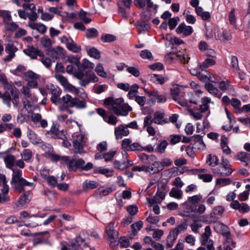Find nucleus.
<instances>
[{
  "label": "nucleus",
  "mask_w": 250,
  "mask_h": 250,
  "mask_svg": "<svg viewBox=\"0 0 250 250\" xmlns=\"http://www.w3.org/2000/svg\"><path fill=\"white\" fill-rule=\"evenodd\" d=\"M134 4L138 8L143 9L140 14V20L136 23V27L139 34H145L150 29L148 23L150 17L149 12L155 14L158 5L151 0H134Z\"/></svg>",
  "instance_id": "obj_1"
},
{
  "label": "nucleus",
  "mask_w": 250,
  "mask_h": 250,
  "mask_svg": "<svg viewBox=\"0 0 250 250\" xmlns=\"http://www.w3.org/2000/svg\"><path fill=\"white\" fill-rule=\"evenodd\" d=\"M104 104L108 106L110 111L118 116H126L132 110L128 104L124 103L123 98L114 99L108 97L104 100Z\"/></svg>",
  "instance_id": "obj_2"
},
{
  "label": "nucleus",
  "mask_w": 250,
  "mask_h": 250,
  "mask_svg": "<svg viewBox=\"0 0 250 250\" xmlns=\"http://www.w3.org/2000/svg\"><path fill=\"white\" fill-rule=\"evenodd\" d=\"M12 170L11 184L13 185L16 191L20 193L24 191V187L27 186L31 189L35 187V184L27 181L22 177V171L18 168H14Z\"/></svg>",
  "instance_id": "obj_3"
},
{
  "label": "nucleus",
  "mask_w": 250,
  "mask_h": 250,
  "mask_svg": "<svg viewBox=\"0 0 250 250\" xmlns=\"http://www.w3.org/2000/svg\"><path fill=\"white\" fill-rule=\"evenodd\" d=\"M5 90H10L11 95L8 92H4L2 97V103L8 108H11L12 103L14 106L17 107L20 103V91L14 85L13 83L12 86L9 88H3Z\"/></svg>",
  "instance_id": "obj_4"
},
{
  "label": "nucleus",
  "mask_w": 250,
  "mask_h": 250,
  "mask_svg": "<svg viewBox=\"0 0 250 250\" xmlns=\"http://www.w3.org/2000/svg\"><path fill=\"white\" fill-rule=\"evenodd\" d=\"M186 86L178 84H174L170 88V96L172 99L183 107L188 105V100L185 99L186 93L183 92Z\"/></svg>",
  "instance_id": "obj_5"
},
{
  "label": "nucleus",
  "mask_w": 250,
  "mask_h": 250,
  "mask_svg": "<svg viewBox=\"0 0 250 250\" xmlns=\"http://www.w3.org/2000/svg\"><path fill=\"white\" fill-rule=\"evenodd\" d=\"M22 6L23 9H20L18 11L21 19L26 20L28 18L31 21L37 20L38 15L36 12V8L34 3H23Z\"/></svg>",
  "instance_id": "obj_6"
},
{
  "label": "nucleus",
  "mask_w": 250,
  "mask_h": 250,
  "mask_svg": "<svg viewBox=\"0 0 250 250\" xmlns=\"http://www.w3.org/2000/svg\"><path fill=\"white\" fill-rule=\"evenodd\" d=\"M30 88H31L29 86L26 85L23 86L21 89V92L24 96L22 100L23 105L26 110L32 107L38 101L37 96L31 93Z\"/></svg>",
  "instance_id": "obj_7"
},
{
  "label": "nucleus",
  "mask_w": 250,
  "mask_h": 250,
  "mask_svg": "<svg viewBox=\"0 0 250 250\" xmlns=\"http://www.w3.org/2000/svg\"><path fill=\"white\" fill-rule=\"evenodd\" d=\"M87 140L86 136L81 133L74 136L73 140L74 153L79 154L84 153L85 151L83 150V147L86 146Z\"/></svg>",
  "instance_id": "obj_8"
},
{
  "label": "nucleus",
  "mask_w": 250,
  "mask_h": 250,
  "mask_svg": "<svg viewBox=\"0 0 250 250\" xmlns=\"http://www.w3.org/2000/svg\"><path fill=\"white\" fill-rule=\"evenodd\" d=\"M232 172L231 165L227 159L222 158L219 167L213 169V172L218 176H228Z\"/></svg>",
  "instance_id": "obj_9"
},
{
  "label": "nucleus",
  "mask_w": 250,
  "mask_h": 250,
  "mask_svg": "<svg viewBox=\"0 0 250 250\" xmlns=\"http://www.w3.org/2000/svg\"><path fill=\"white\" fill-rule=\"evenodd\" d=\"M55 78L60 83L65 91L75 95H78L79 94L80 92L79 89L69 83L66 78L59 74H55Z\"/></svg>",
  "instance_id": "obj_10"
},
{
  "label": "nucleus",
  "mask_w": 250,
  "mask_h": 250,
  "mask_svg": "<svg viewBox=\"0 0 250 250\" xmlns=\"http://www.w3.org/2000/svg\"><path fill=\"white\" fill-rule=\"evenodd\" d=\"M24 78L27 82V86L31 88L38 87V80L40 79V75L32 71H28L24 74Z\"/></svg>",
  "instance_id": "obj_11"
},
{
  "label": "nucleus",
  "mask_w": 250,
  "mask_h": 250,
  "mask_svg": "<svg viewBox=\"0 0 250 250\" xmlns=\"http://www.w3.org/2000/svg\"><path fill=\"white\" fill-rule=\"evenodd\" d=\"M0 157L2 158L5 166L7 168L13 169L15 166L16 158L15 157L8 152H0Z\"/></svg>",
  "instance_id": "obj_12"
},
{
  "label": "nucleus",
  "mask_w": 250,
  "mask_h": 250,
  "mask_svg": "<svg viewBox=\"0 0 250 250\" xmlns=\"http://www.w3.org/2000/svg\"><path fill=\"white\" fill-rule=\"evenodd\" d=\"M23 52L32 59H37L38 56H43V52L32 45H28Z\"/></svg>",
  "instance_id": "obj_13"
},
{
  "label": "nucleus",
  "mask_w": 250,
  "mask_h": 250,
  "mask_svg": "<svg viewBox=\"0 0 250 250\" xmlns=\"http://www.w3.org/2000/svg\"><path fill=\"white\" fill-rule=\"evenodd\" d=\"M132 0H118L117 4L119 13L121 14L122 16L125 18L127 17V14L125 11V9L130 8L132 4Z\"/></svg>",
  "instance_id": "obj_14"
},
{
  "label": "nucleus",
  "mask_w": 250,
  "mask_h": 250,
  "mask_svg": "<svg viewBox=\"0 0 250 250\" xmlns=\"http://www.w3.org/2000/svg\"><path fill=\"white\" fill-rule=\"evenodd\" d=\"M5 49L8 55L3 59V60L5 62H9L15 57V53L18 49L13 43H8L6 45Z\"/></svg>",
  "instance_id": "obj_15"
},
{
  "label": "nucleus",
  "mask_w": 250,
  "mask_h": 250,
  "mask_svg": "<svg viewBox=\"0 0 250 250\" xmlns=\"http://www.w3.org/2000/svg\"><path fill=\"white\" fill-rule=\"evenodd\" d=\"M235 158L237 160L239 161L243 166L250 167V153L241 151L236 154Z\"/></svg>",
  "instance_id": "obj_16"
},
{
  "label": "nucleus",
  "mask_w": 250,
  "mask_h": 250,
  "mask_svg": "<svg viewBox=\"0 0 250 250\" xmlns=\"http://www.w3.org/2000/svg\"><path fill=\"white\" fill-rule=\"evenodd\" d=\"M200 79L203 81H205L208 79L210 81V82L217 83L220 90L223 92L226 91L229 88V84L228 81H222L219 82L217 81V79H215L214 77H212L210 76H209V78H208L207 76H205L203 77L202 78H200Z\"/></svg>",
  "instance_id": "obj_17"
},
{
  "label": "nucleus",
  "mask_w": 250,
  "mask_h": 250,
  "mask_svg": "<svg viewBox=\"0 0 250 250\" xmlns=\"http://www.w3.org/2000/svg\"><path fill=\"white\" fill-rule=\"evenodd\" d=\"M129 133L128 129L124 125H120L114 128L115 136L117 140L122 139L124 136H127Z\"/></svg>",
  "instance_id": "obj_18"
},
{
  "label": "nucleus",
  "mask_w": 250,
  "mask_h": 250,
  "mask_svg": "<svg viewBox=\"0 0 250 250\" xmlns=\"http://www.w3.org/2000/svg\"><path fill=\"white\" fill-rule=\"evenodd\" d=\"M201 105H200V108L201 110V112L206 113L207 112V116H208L210 114L209 111V104H214V102L211 101L210 98L205 97L201 99Z\"/></svg>",
  "instance_id": "obj_19"
},
{
  "label": "nucleus",
  "mask_w": 250,
  "mask_h": 250,
  "mask_svg": "<svg viewBox=\"0 0 250 250\" xmlns=\"http://www.w3.org/2000/svg\"><path fill=\"white\" fill-rule=\"evenodd\" d=\"M115 223L111 222L109 223L105 229V233L108 236V239L112 242L117 238L118 236V231L114 230Z\"/></svg>",
  "instance_id": "obj_20"
},
{
  "label": "nucleus",
  "mask_w": 250,
  "mask_h": 250,
  "mask_svg": "<svg viewBox=\"0 0 250 250\" xmlns=\"http://www.w3.org/2000/svg\"><path fill=\"white\" fill-rule=\"evenodd\" d=\"M48 55L52 56L53 59H60L64 56L65 50L63 48L58 46L52 48L48 53Z\"/></svg>",
  "instance_id": "obj_21"
},
{
  "label": "nucleus",
  "mask_w": 250,
  "mask_h": 250,
  "mask_svg": "<svg viewBox=\"0 0 250 250\" xmlns=\"http://www.w3.org/2000/svg\"><path fill=\"white\" fill-rule=\"evenodd\" d=\"M197 174L199 179L203 180L204 182H210L212 180V176L210 174H207L206 169H196L194 170Z\"/></svg>",
  "instance_id": "obj_22"
},
{
  "label": "nucleus",
  "mask_w": 250,
  "mask_h": 250,
  "mask_svg": "<svg viewBox=\"0 0 250 250\" xmlns=\"http://www.w3.org/2000/svg\"><path fill=\"white\" fill-rule=\"evenodd\" d=\"M148 164L149 165L146 166V173L152 174L162 170L160 166V162L157 161V160L152 161L151 163Z\"/></svg>",
  "instance_id": "obj_23"
},
{
  "label": "nucleus",
  "mask_w": 250,
  "mask_h": 250,
  "mask_svg": "<svg viewBox=\"0 0 250 250\" xmlns=\"http://www.w3.org/2000/svg\"><path fill=\"white\" fill-rule=\"evenodd\" d=\"M215 38L223 42L230 41L232 38L231 32L226 29L219 30Z\"/></svg>",
  "instance_id": "obj_24"
},
{
  "label": "nucleus",
  "mask_w": 250,
  "mask_h": 250,
  "mask_svg": "<svg viewBox=\"0 0 250 250\" xmlns=\"http://www.w3.org/2000/svg\"><path fill=\"white\" fill-rule=\"evenodd\" d=\"M230 207L235 209H238L240 212H247L250 210V207L246 203H239L237 200L233 201Z\"/></svg>",
  "instance_id": "obj_25"
},
{
  "label": "nucleus",
  "mask_w": 250,
  "mask_h": 250,
  "mask_svg": "<svg viewBox=\"0 0 250 250\" xmlns=\"http://www.w3.org/2000/svg\"><path fill=\"white\" fill-rule=\"evenodd\" d=\"M27 137L33 145H39L42 143V141L37 136L35 132L31 128H27Z\"/></svg>",
  "instance_id": "obj_26"
},
{
  "label": "nucleus",
  "mask_w": 250,
  "mask_h": 250,
  "mask_svg": "<svg viewBox=\"0 0 250 250\" xmlns=\"http://www.w3.org/2000/svg\"><path fill=\"white\" fill-rule=\"evenodd\" d=\"M51 92L52 96L51 97V101L55 105H58L61 104V98H60L61 92L60 89L58 87H55L52 86L51 88Z\"/></svg>",
  "instance_id": "obj_27"
},
{
  "label": "nucleus",
  "mask_w": 250,
  "mask_h": 250,
  "mask_svg": "<svg viewBox=\"0 0 250 250\" xmlns=\"http://www.w3.org/2000/svg\"><path fill=\"white\" fill-rule=\"evenodd\" d=\"M176 31L178 34H183L184 36H187L192 34L193 28L191 26L181 23L177 27Z\"/></svg>",
  "instance_id": "obj_28"
},
{
  "label": "nucleus",
  "mask_w": 250,
  "mask_h": 250,
  "mask_svg": "<svg viewBox=\"0 0 250 250\" xmlns=\"http://www.w3.org/2000/svg\"><path fill=\"white\" fill-rule=\"evenodd\" d=\"M213 83L210 82V83H206L205 85L206 88L210 94L217 98H220L222 95V93L219 91Z\"/></svg>",
  "instance_id": "obj_29"
},
{
  "label": "nucleus",
  "mask_w": 250,
  "mask_h": 250,
  "mask_svg": "<svg viewBox=\"0 0 250 250\" xmlns=\"http://www.w3.org/2000/svg\"><path fill=\"white\" fill-rule=\"evenodd\" d=\"M31 119L34 123H40L41 126L42 128H45L48 125L47 121L45 119H42L41 114L33 113L31 115Z\"/></svg>",
  "instance_id": "obj_30"
},
{
  "label": "nucleus",
  "mask_w": 250,
  "mask_h": 250,
  "mask_svg": "<svg viewBox=\"0 0 250 250\" xmlns=\"http://www.w3.org/2000/svg\"><path fill=\"white\" fill-rule=\"evenodd\" d=\"M225 210V208L222 206H217L213 208L210 214L212 218L216 219H220L222 216Z\"/></svg>",
  "instance_id": "obj_31"
},
{
  "label": "nucleus",
  "mask_w": 250,
  "mask_h": 250,
  "mask_svg": "<svg viewBox=\"0 0 250 250\" xmlns=\"http://www.w3.org/2000/svg\"><path fill=\"white\" fill-rule=\"evenodd\" d=\"M178 235V234L173 229L170 230L167 238V246L168 248L172 247Z\"/></svg>",
  "instance_id": "obj_32"
},
{
  "label": "nucleus",
  "mask_w": 250,
  "mask_h": 250,
  "mask_svg": "<svg viewBox=\"0 0 250 250\" xmlns=\"http://www.w3.org/2000/svg\"><path fill=\"white\" fill-rule=\"evenodd\" d=\"M83 241V239L80 237L69 240L67 242L69 249L70 250H77L80 246V242L82 243Z\"/></svg>",
  "instance_id": "obj_33"
},
{
  "label": "nucleus",
  "mask_w": 250,
  "mask_h": 250,
  "mask_svg": "<svg viewBox=\"0 0 250 250\" xmlns=\"http://www.w3.org/2000/svg\"><path fill=\"white\" fill-rule=\"evenodd\" d=\"M59 125L57 124H53L51 127L49 132L53 134L54 137L62 139L64 136V131L63 130L60 131L59 130Z\"/></svg>",
  "instance_id": "obj_34"
},
{
  "label": "nucleus",
  "mask_w": 250,
  "mask_h": 250,
  "mask_svg": "<svg viewBox=\"0 0 250 250\" xmlns=\"http://www.w3.org/2000/svg\"><path fill=\"white\" fill-rule=\"evenodd\" d=\"M213 228L216 232L221 233L222 235L229 231L228 227L220 222L214 223L213 224Z\"/></svg>",
  "instance_id": "obj_35"
},
{
  "label": "nucleus",
  "mask_w": 250,
  "mask_h": 250,
  "mask_svg": "<svg viewBox=\"0 0 250 250\" xmlns=\"http://www.w3.org/2000/svg\"><path fill=\"white\" fill-rule=\"evenodd\" d=\"M220 141L221 147L224 153L227 155L230 154L231 150L228 145L229 141L227 137L225 135L222 136Z\"/></svg>",
  "instance_id": "obj_36"
},
{
  "label": "nucleus",
  "mask_w": 250,
  "mask_h": 250,
  "mask_svg": "<svg viewBox=\"0 0 250 250\" xmlns=\"http://www.w3.org/2000/svg\"><path fill=\"white\" fill-rule=\"evenodd\" d=\"M224 241V246H229V247L231 246L233 248L235 247V242L233 240L232 236L230 233L229 231L227 232V233L224 234L223 235Z\"/></svg>",
  "instance_id": "obj_37"
},
{
  "label": "nucleus",
  "mask_w": 250,
  "mask_h": 250,
  "mask_svg": "<svg viewBox=\"0 0 250 250\" xmlns=\"http://www.w3.org/2000/svg\"><path fill=\"white\" fill-rule=\"evenodd\" d=\"M206 116L202 123H197L196 124V131L197 132L204 131L205 129H208L209 127V123L207 119Z\"/></svg>",
  "instance_id": "obj_38"
},
{
  "label": "nucleus",
  "mask_w": 250,
  "mask_h": 250,
  "mask_svg": "<svg viewBox=\"0 0 250 250\" xmlns=\"http://www.w3.org/2000/svg\"><path fill=\"white\" fill-rule=\"evenodd\" d=\"M189 114L195 120H201L204 116V113L201 112V110L197 108H193L188 110Z\"/></svg>",
  "instance_id": "obj_39"
},
{
  "label": "nucleus",
  "mask_w": 250,
  "mask_h": 250,
  "mask_svg": "<svg viewBox=\"0 0 250 250\" xmlns=\"http://www.w3.org/2000/svg\"><path fill=\"white\" fill-rule=\"evenodd\" d=\"M98 186L97 182L86 180L83 183V190L93 189L97 188Z\"/></svg>",
  "instance_id": "obj_40"
},
{
  "label": "nucleus",
  "mask_w": 250,
  "mask_h": 250,
  "mask_svg": "<svg viewBox=\"0 0 250 250\" xmlns=\"http://www.w3.org/2000/svg\"><path fill=\"white\" fill-rule=\"evenodd\" d=\"M1 193L0 194V203H3L10 200V197L8 195L9 192V187L5 186L1 188Z\"/></svg>",
  "instance_id": "obj_41"
},
{
  "label": "nucleus",
  "mask_w": 250,
  "mask_h": 250,
  "mask_svg": "<svg viewBox=\"0 0 250 250\" xmlns=\"http://www.w3.org/2000/svg\"><path fill=\"white\" fill-rule=\"evenodd\" d=\"M74 98L68 94H66L62 97L61 100V104L66 105L68 107H73Z\"/></svg>",
  "instance_id": "obj_42"
},
{
  "label": "nucleus",
  "mask_w": 250,
  "mask_h": 250,
  "mask_svg": "<svg viewBox=\"0 0 250 250\" xmlns=\"http://www.w3.org/2000/svg\"><path fill=\"white\" fill-rule=\"evenodd\" d=\"M98 81V78L94 73H91L86 77V80H83L79 82L80 84L82 86H85L90 82L95 83Z\"/></svg>",
  "instance_id": "obj_43"
},
{
  "label": "nucleus",
  "mask_w": 250,
  "mask_h": 250,
  "mask_svg": "<svg viewBox=\"0 0 250 250\" xmlns=\"http://www.w3.org/2000/svg\"><path fill=\"white\" fill-rule=\"evenodd\" d=\"M195 11L197 15L200 16L204 21L208 20L210 18L209 13L207 11H204L202 7H197Z\"/></svg>",
  "instance_id": "obj_44"
},
{
  "label": "nucleus",
  "mask_w": 250,
  "mask_h": 250,
  "mask_svg": "<svg viewBox=\"0 0 250 250\" xmlns=\"http://www.w3.org/2000/svg\"><path fill=\"white\" fill-rule=\"evenodd\" d=\"M75 163L74 159H70L68 156H64L63 158V164H65L70 170H75L77 169Z\"/></svg>",
  "instance_id": "obj_45"
},
{
  "label": "nucleus",
  "mask_w": 250,
  "mask_h": 250,
  "mask_svg": "<svg viewBox=\"0 0 250 250\" xmlns=\"http://www.w3.org/2000/svg\"><path fill=\"white\" fill-rule=\"evenodd\" d=\"M154 122L155 124L162 125L167 123L164 119V114L160 112H156L154 114Z\"/></svg>",
  "instance_id": "obj_46"
},
{
  "label": "nucleus",
  "mask_w": 250,
  "mask_h": 250,
  "mask_svg": "<svg viewBox=\"0 0 250 250\" xmlns=\"http://www.w3.org/2000/svg\"><path fill=\"white\" fill-rule=\"evenodd\" d=\"M150 81L158 84H163L166 82L165 79L162 76L156 74H151L148 76Z\"/></svg>",
  "instance_id": "obj_47"
},
{
  "label": "nucleus",
  "mask_w": 250,
  "mask_h": 250,
  "mask_svg": "<svg viewBox=\"0 0 250 250\" xmlns=\"http://www.w3.org/2000/svg\"><path fill=\"white\" fill-rule=\"evenodd\" d=\"M169 195L171 197L177 199H180L183 197V192L180 189L176 188H173L170 190Z\"/></svg>",
  "instance_id": "obj_48"
},
{
  "label": "nucleus",
  "mask_w": 250,
  "mask_h": 250,
  "mask_svg": "<svg viewBox=\"0 0 250 250\" xmlns=\"http://www.w3.org/2000/svg\"><path fill=\"white\" fill-rule=\"evenodd\" d=\"M131 89L128 91V96L129 99H133L136 98L138 96L137 93H138V89L139 85L137 84H134L131 86Z\"/></svg>",
  "instance_id": "obj_49"
},
{
  "label": "nucleus",
  "mask_w": 250,
  "mask_h": 250,
  "mask_svg": "<svg viewBox=\"0 0 250 250\" xmlns=\"http://www.w3.org/2000/svg\"><path fill=\"white\" fill-rule=\"evenodd\" d=\"M140 158L142 161L145 164H150L152 161L157 160V158L153 155H147L145 153L140 155Z\"/></svg>",
  "instance_id": "obj_50"
},
{
  "label": "nucleus",
  "mask_w": 250,
  "mask_h": 250,
  "mask_svg": "<svg viewBox=\"0 0 250 250\" xmlns=\"http://www.w3.org/2000/svg\"><path fill=\"white\" fill-rule=\"evenodd\" d=\"M230 104L235 110L236 113L239 114L242 113V110L240 109L241 103L240 100L236 98H233L231 100Z\"/></svg>",
  "instance_id": "obj_51"
},
{
  "label": "nucleus",
  "mask_w": 250,
  "mask_h": 250,
  "mask_svg": "<svg viewBox=\"0 0 250 250\" xmlns=\"http://www.w3.org/2000/svg\"><path fill=\"white\" fill-rule=\"evenodd\" d=\"M211 229L209 226H207L205 228V232L202 234L200 237V242H207V240L209 239L211 235Z\"/></svg>",
  "instance_id": "obj_52"
},
{
  "label": "nucleus",
  "mask_w": 250,
  "mask_h": 250,
  "mask_svg": "<svg viewBox=\"0 0 250 250\" xmlns=\"http://www.w3.org/2000/svg\"><path fill=\"white\" fill-rule=\"evenodd\" d=\"M66 47L68 50L74 53H78L81 50V47L72 41L67 43Z\"/></svg>",
  "instance_id": "obj_53"
},
{
  "label": "nucleus",
  "mask_w": 250,
  "mask_h": 250,
  "mask_svg": "<svg viewBox=\"0 0 250 250\" xmlns=\"http://www.w3.org/2000/svg\"><path fill=\"white\" fill-rule=\"evenodd\" d=\"M219 160L215 155L209 154L208 156L207 163L211 167H215L218 164Z\"/></svg>",
  "instance_id": "obj_54"
},
{
  "label": "nucleus",
  "mask_w": 250,
  "mask_h": 250,
  "mask_svg": "<svg viewBox=\"0 0 250 250\" xmlns=\"http://www.w3.org/2000/svg\"><path fill=\"white\" fill-rule=\"evenodd\" d=\"M0 16L2 18L4 24L12 20V16L8 11L0 10Z\"/></svg>",
  "instance_id": "obj_55"
},
{
  "label": "nucleus",
  "mask_w": 250,
  "mask_h": 250,
  "mask_svg": "<svg viewBox=\"0 0 250 250\" xmlns=\"http://www.w3.org/2000/svg\"><path fill=\"white\" fill-rule=\"evenodd\" d=\"M25 70L26 68L24 65L20 64L15 69L12 70V73L15 75L21 77L24 75Z\"/></svg>",
  "instance_id": "obj_56"
},
{
  "label": "nucleus",
  "mask_w": 250,
  "mask_h": 250,
  "mask_svg": "<svg viewBox=\"0 0 250 250\" xmlns=\"http://www.w3.org/2000/svg\"><path fill=\"white\" fill-rule=\"evenodd\" d=\"M21 155L24 161H28L32 158L33 153L30 149H25L22 151Z\"/></svg>",
  "instance_id": "obj_57"
},
{
  "label": "nucleus",
  "mask_w": 250,
  "mask_h": 250,
  "mask_svg": "<svg viewBox=\"0 0 250 250\" xmlns=\"http://www.w3.org/2000/svg\"><path fill=\"white\" fill-rule=\"evenodd\" d=\"M113 190L114 189L112 188H100L96 190V193L99 194L100 197H103L107 195Z\"/></svg>",
  "instance_id": "obj_58"
},
{
  "label": "nucleus",
  "mask_w": 250,
  "mask_h": 250,
  "mask_svg": "<svg viewBox=\"0 0 250 250\" xmlns=\"http://www.w3.org/2000/svg\"><path fill=\"white\" fill-rule=\"evenodd\" d=\"M87 15L88 13L83 10H81L79 13L80 19L85 24L89 23L91 21V19L87 16Z\"/></svg>",
  "instance_id": "obj_59"
},
{
  "label": "nucleus",
  "mask_w": 250,
  "mask_h": 250,
  "mask_svg": "<svg viewBox=\"0 0 250 250\" xmlns=\"http://www.w3.org/2000/svg\"><path fill=\"white\" fill-rule=\"evenodd\" d=\"M73 107L78 109H83L86 107V102L83 100H80L77 98H74Z\"/></svg>",
  "instance_id": "obj_60"
},
{
  "label": "nucleus",
  "mask_w": 250,
  "mask_h": 250,
  "mask_svg": "<svg viewBox=\"0 0 250 250\" xmlns=\"http://www.w3.org/2000/svg\"><path fill=\"white\" fill-rule=\"evenodd\" d=\"M4 28L7 31H14L19 28V25L15 22H8L4 24Z\"/></svg>",
  "instance_id": "obj_61"
},
{
  "label": "nucleus",
  "mask_w": 250,
  "mask_h": 250,
  "mask_svg": "<svg viewBox=\"0 0 250 250\" xmlns=\"http://www.w3.org/2000/svg\"><path fill=\"white\" fill-rule=\"evenodd\" d=\"M143 223L141 221H139L131 225V228L133 233L135 235L143 227Z\"/></svg>",
  "instance_id": "obj_62"
},
{
  "label": "nucleus",
  "mask_w": 250,
  "mask_h": 250,
  "mask_svg": "<svg viewBox=\"0 0 250 250\" xmlns=\"http://www.w3.org/2000/svg\"><path fill=\"white\" fill-rule=\"evenodd\" d=\"M180 21V19L178 17L171 18L169 19L168 24L170 29L173 30L178 24Z\"/></svg>",
  "instance_id": "obj_63"
},
{
  "label": "nucleus",
  "mask_w": 250,
  "mask_h": 250,
  "mask_svg": "<svg viewBox=\"0 0 250 250\" xmlns=\"http://www.w3.org/2000/svg\"><path fill=\"white\" fill-rule=\"evenodd\" d=\"M95 70L99 76L103 78H106L107 77V74L104 71V67L101 63L97 64Z\"/></svg>",
  "instance_id": "obj_64"
}]
</instances>
